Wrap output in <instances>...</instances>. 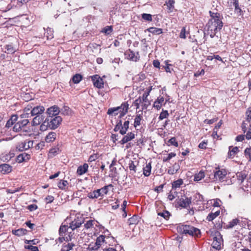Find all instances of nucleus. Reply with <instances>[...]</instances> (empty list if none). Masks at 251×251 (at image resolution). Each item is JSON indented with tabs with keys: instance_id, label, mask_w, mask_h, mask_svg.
Listing matches in <instances>:
<instances>
[{
	"instance_id": "obj_1",
	"label": "nucleus",
	"mask_w": 251,
	"mask_h": 251,
	"mask_svg": "<svg viewBox=\"0 0 251 251\" xmlns=\"http://www.w3.org/2000/svg\"><path fill=\"white\" fill-rule=\"evenodd\" d=\"M209 14L211 18L208 21L206 26L208 33L211 38H213L217 32L222 29L223 23L219 13H215L210 11Z\"/></svg>"
},
{
	"instance_id": "obj_2",
	"label": "nucleus",
	"mask_w": 251,
	"mask_h": 251,
	"mask_svg": "<svg viewBox=\"0 0 251 251\" xmlns=\"http://www.w3.org/2000/svg\"><path fill=\"white\" fill-rule=\"evenodd\" d=\"M152 90V86H150L143 89L144 93L142 96H140L137 99L133 102V105L136 107L137 110L141 108L142 111L146 110L151 105V101L148 97L150 95L151 92Z\"/></svg>"
},
{
	"instance_id": "obj_3",
	"label": "nucleus",
	"mask_w": 251,
	"mask_h": 251,
	"mask_svg": "<svg viewBox=\"0 0 251 251\" xmlns=\"http://www.w3.org/2000/svg\"><path fill=\"white\" fill-rule=\"evenodd\" d=\"M113 241V238L104 235H100L97 238L94 244L92 243L89 245V249L91 250H98L101 246H110V241Z\"/></svg>"
},
{
	"instance_id": "obj_4",
	"label": "nucleus",
	"mask_w": 251,
	"mask_h": 251,
	"mask_svg": "<svg viewBox=\"0 0 251 251\" xmlns=\"http://www.w3.org/2000/svg\"><path fill=\"white\" fill-rule=\"evenodd\" d=\"M180 231L185 234L189 235L195 238H199L201 237V232L200 230L193 226L190 225H182L179 227Z\"/></svg>"
},
{
	"instance_id": "obj_5",
	"label": "nucleus",
	"mask_w": 251,
	"mask_h": 251,
	"mask_svg": "<svg viewBox=\"0 0 251 251\" xmlns=\"http://www.w3.org/2000/svg\"><path fill=\"white\" fill-rule=\"evenodd\" d=\"M211 236L213 237L212 246L213 248L219 250L221 249V244L223 242L222 236L220 232L217 230L212 231Z\"/></svg>"
},
{
	"instance_id": "obj_6",
	"label": "nucleus",
	"mask_w": 251,
	"mask_h": 251,
	"mask_svg": "<svg viewBox=\"0 0 251 251\" xmlns=\"http://www.w3.org/2000/svg\"><path fill=\"white\" fill-rule=\"evenodd\" d=\"M192 203V198L186 196H181V198L176 200V204L179 207L187 208L190 207Z\"/></svg>"
},
{
	"instance_id": "obj_7",
	"label": "nucleus",
	"mask_w": 251,
	"mask_h": 251,
	"mask_svg": "<svg viewBox=\"0 0 251 251\" xmlns=\"http://www.w3.org/2000/svg\"><path fill=\"white\" fill-rule=\"evenodd\" d=\"M48 121L50 124V128L55 129L57 128L61 124L62 119L60 116H55L54 117H47Z\"/></svg>"
},
{
	"instance_id": "obj_8",
	"label": "nucleus",
	"mask_w": 251,
	"mask_h": 251,
	"mask_svg": "<svg viewBox=\"0 0 251 251\" xmlns=\"http://www.w3.org/2000/svg\"><path fill=\"white\" fill-rule=\"evenodd\" d=\"M83 223H84V218L81 216H76L74 220L70 223L69 227L74 230L79 227Z\"/></svg>"
},
{
	"instance_id": "obj_9",
	"label": "nucleus",
	"mask_w": 251,
	"mask_h": 251,
	"mask_svg": "<svg viewBox=\"0 0 251 251\" xmlns=\"http://www.w3.org/2000/svg\"><path fill=\"white\" fill-rule=\"evenodd\" d=\"M91 78L94 87L98 89H101L103 88V79L99 75H93L91 76Z\"/></svg>"
},
{
	"instance_id": "obj_10",
	"label": "nucleus",
	"mask_w": 251,
	"mask_h": 251,
	"mask_svg": "<svg viewBox=\"0 0 251 251\" xmlns=\"http://www.w3.org/2000/svg\"><path fill=\"white\" fill-rule=\"evenodd\" d=\"M125 55L126 59L131 61L137 62L140 60L139 52L135 53L130 49H128L125 52Z\"/></svg>"
},
{
	"instance_id": "obj_11",
	"label": "nucleus",
	"mask_w": 251,
	"mask_h": 251,
	"mask_svg": "<svg viewBox=\"0 0 251 251\" xmlns=\"http://www.w3.org/2000/svg\"><path fill=\"white\" fill-rule=\"evenodd\" d=\"M33 145V141L31 140H25L18 144L16 148L20 151L27 150L32 148Z\"/></svg>"
},
{
	"instance_id": "obj_12",
	"label": "nucleus",
	"mask_w": 251,
	"mask_h": 251,
	"mask_svg": "<svg viewBox=\"0 0 251 251\" xmlns=\"http://www.w3.org/2000/svg\"><path fill=\"white\" fill-rule=\"evenodd\" d=\"M227 172L225 169L216 168L214 172V181H221L225 178Z\"/></svg>"
},
{
	"instance_id": "obj_13",
	"label": "nucleus",
	"mask_w": 251,
	"mask_h": 251,
	"mask_svg": "<svg viewBox=\"0 0 251 251\" xmlns=\"http://www.w3.org/2000/svg\"><path fill=\"white\" fill-rule=\"evenodd\" d=\"M167 101V100H165V99L163 96H159L154 101L153 107L157 110H160L162 105H164Z\"/></svg>"
},
{
	"instance_id": "obj_14",
	"label": "nucleus",
	"mask_w": 251,
	"mask_h": 251,
	"mask_svg": "<svg viewBox=\"0 0 251 251\" xmlns=\"http://www.w3.org/2000/svg\"><path fill=\"white\" fill-rule=\"evenodd\" d=\"M60 111L59 107L56 105H53L48 108L47 113L48 115V117H54L58 116V115Z\"/></svg>"
},
{
	"instance_id": "obj_15",
	"label": "nucleus",
	"mask_w": 251,
	"mask_h": 251,
	"mask_svg": "<svg viewBox=\"0 0 251 251\" xmlns=\"http://www.w3.org/2000/svg\"><path fill=\"white\" fill-rule=\"evenodd\" d=\"M45 111V108L43 106H36L34 107H32V110L30 111L31 115L37 116L42 114Z\"/></svg>"
},
{
	"instance_id": "obj_16",
	"label": "nucleus",
	"mask_w": 251,
	"mask_h": 251,
	"mask_svg": "<svg viewBox=\"0 0 251 251\" xmlns=\"http://www.w3.org/2000/svg\"><path fill=\"white\" fill-rule=\"evenodd\" d=\"M118 107H119L120 109H122V110H120L119 112L120 115L119 116L120 118H121L128 112L129 104L127 101L124 102H123L120 106Z\"/></svg>"
},
{
	"instance_id": "obj_17",
	"label": "nucleus",
	"mask_w": 251,
	"mask_h": 251,
	"mask_svg": "<svg viewBox=\"0 0 251 251\" xmlns=\"http://www.w3.org/2000/svg\"><path fill=\"white\" fill-rule=\"evenodd\" d=\"M30 155L25 152L20 154L16 157V162L19 163L27 162L30 159Z\"/></svg>"
},
{
	"instance_id": "obj_18",
	"label": "nucleus",
	"mask_w": 251,
	"mask_h": 251,
	"mask_svg": "<svg viewBox=\"0 0 251 251\" xmlns=\"http://www.w3.org/2000/svg\"><path fill=\"white\" fill-rule=\"evenodd\" d=\"M143 119L142 113L137 114L135 116L134 120V124H133L134 127L138 130V129L137 128V127L142 125V123H143Z\"/></svg>"
},
{
	"instance_id": "obj_19",
	"label": "nucleus",
	"mask_w": 251,
	"mask_h": 251,
	"mask_svg": "<svg viewBox=\"0 0 251 251\" xmlns=\"http://www.w3.org/2000/svg\"><path fill=\"white\" fill-rule=\"evenodd\" d=\"M135 138V134L132 132H128L126 135H125L121 141L120 142V144L124 145L128 142L132 140Z\"/></svg>"
},
{
	"instance_id": "obj_20",
	"label": "nucleus",
	"mask_w": 251,
	"mask_h": 251,
	"mask_svg": "<svg viewBox=\"0 0 251 251\" xmlns=\"http://www.w3.org/2000/svg\"><path fill=\"white\" fill-rule=\"evenodd\" d=\"M103 196V194L100 192V190L99 189L89 193L87 195V197L91 199H97L100 197L102 198Z\"/></svg>"
},
{
	"instance_id": "obj_21",
	"label": "nucleus",
	"mask_w": 251,
	"mask_h": 251,
	"mask_svg": "<svg viewBox=\"0 0 251 251\" xmlns=\"http://www.w3.org/2000/svg\"><path fill=\"white\" fill-rule=\"evenodd\" d=\"M88 164L84 163L82 165H80L77 168L76 174L78 176L84 175L88 171Z\"/></svg>"
},
{
	"instance_id": "obj_22",
	"label": "nucleus",
	"mask_w": 251,
	"mask_h": 251,
	"mask_svg": "<svg viewBox=\"0 0 251 251\" xmlns=\"http://www.w3.org/2000/svg\"><path fill=\"white\" fill-rule=\"evenodd\" d=\"M32 105L28 104L24 109V113L21 115L22 118H28L31 116L30 111L32 110Z\"/></svg>"
},
{
	"instance_id": "obj_23",
	"label": "nucleus",
	"mask_w": 251,
	"mask_h": 251,
	"mask_svg": "<svg viewBox=\"0 0 251 251\" xmlns=\"http://www.w3.org/2000/svg\"><path fill=\"white\" fill-rule=\"evenodd\" d=\"M13 130L14 131L16 132L20 131L23 133L28 132V130L27 129H25V128H24L19 122H18L14 125L13 127Z\"/></svg>"
},
{
	"instance_id": "obj_24",
	"label": "nucleus",
	"mask_w": 251,
	"mask_h": 251,
	"mask_svg": "<svg viewBox=\"0 0 251 251\" xmlns=\"http://www.w3.org/2000/svg\"><path fill=\"white\" fill-rule=\"evenodd\" d=\"M239 151V150L237 147H233L232 146H229L228 152V158H233Z\"/></svg>"
},
{
	"instance_id": "obj_25",
	"label": "nucleus",
	"mask_w": 251,
	"mask_h": 251,
	"mask_svg": "<svg viewBox=\"0 0 251 251\" xmlns=\"http://www.w3.org/2000/svg\"><path fill=\"white\" fill-rule=\"evenodd\" d=\"M11 171V166L7 164H3L0 165V171L3 174H8Z\"/></svg>"
},
{
	"instance_id": "obj_26",
	"label": "nucleus",
	"mask_w": 251,
	"mask_h": 251,
	"mask_svg": "<svg viewBox=\"0 0 251 251\" xmlns=\"http://www.w3.org/2000/svg\"><path fill=\"white\" fill-rule=\"evenodd\" d=\"M27 230L23 228H21L18 229H13L12 230V234L17 236H21L26 235L27 234Z\"/></svg>"
},
{
	"instance_id": "obj_27",
	"label": "nucleus",
	"mask_w": 251,
	"mask_h": 251,
	"mask_svg": "<svg viewBox=\"0 0 251 251\" xmlns=\"http://www.w3.org/2000/svg\"><path fill=\"white\" fill-rule=\"evenodd\" d=\"M143 175L145 176H149L151 173V162H150L148 163H146V166L144 167L143 169Z\"/></svg>"
},
{
	"instance_id": "obj_28",
	"label": "nucleus",
	"mask_w": 251,
	"mask_h": 251,
	"mask_svg": "<svg viewBox=\"0 0 251 251\" xmlns=\"http://www.w3.org/2000/svg\"><path fill=\"white\" fill-rule=\"evenodd\" d=\"M205 177V172L203 170H201L199 173H196L194 176V181L199 182Z\"/></svg>"
},
{
	"instance_id": "obj_29",
	"label": "nucleus",
	"mask_w": 251,
	"mask_h": 251,
	"mask_svg": "<svg viewBox=\"0 0 251 251\" xmlns=\"http://www.w3.org/2000/svg\"><path fill=\"white\" fill-rule=\"evenodd\" d=\"M4 48L5 49L4 52L7 54H13L17 50L16 48H15L12 44L6 45L4 47Z\"/></svg>"
},
{
	"instance_id": "obj_30",
	"label": "nucleus",
	"mask_w": 251,
	"mask_h": 251,
	"mask_svg": "<svg viewBox=\"0 0 251 251\" xmlns=\"http://www.w3.org/2000/svg\"><path fill=\"white\" fill-rule=\"evenodd\" d=\"M147 30L154 35H160L163 33L162 28L155 27H151L147 29Z\"/></svg>"
},
{
	"instance_id": "obj_31",
	"label": "nucleus",
	"mask_w": 251,
	"mask_h": 251,
	"mask_svg": "<svg viewBox=\"0 0 251 251\" xmlns=\"http://www.w3.org/2000/svg\"><path fill=\"white\" fill-rule=\"evenodd\" d=\"M18 120V117L16 115H12L10 119H9L7 121L5 125V127L7 128H9L12 126L14 125V124Z\"/></svg>"
},
{
	"instance_id": "obj_32",
	"label": "nucleus",
	"mask_w": 251,
	"mask_h": 251,
	"mask_svg": "<svg viewBox=\"0 0 251 251\" xmlns=\"http://www.w3.org/2000/svg\"><path fill=\"white\" fill-rule=\"evenodd\" d=\"M56 137V134L54 132H50L46 137L45 141L47 143L52 142Z\"/></svg>"
},
{
	"instance_id": "obj_33",
	"label": "nucleus",
	"mask_w": 251,
	"mask_h": 251,
	"mask_svg": "<svg viewBox=\"0 0 251 251\" xmlns=\"http://www.w3.org/2000/svg\"><path fill=\"white\" fill-rule=\"evenodd\" d=\"M44 121V117L43 116L37 115L33 118L32 123L33 126H38Z\"/></svg>"
},
{
	"instance_id": "obj_34",
	"label": "nucleus",
	"mask_w": 251,
	"mask_h": 251,
	"mask_svg": "<svg viewBox=\"0 0 251 251\" xmlns=\"http://www.w3.org/2000/svg\"><path fill=\"white\" fill-rule=\"evenodd\" d=\"M175 3V0H167L165 2V4L167 6L168 12L171 13L173 11L175 8L174 4Z\"/></svg>"
},
{
	"instance_id": "obj_35",
	"label": "nucleus",
	"mask_w": 251,
	"mask_h": 251,
	"mask_svg": "<svg viewBox=\"0 0 251 251\" xmlns=\"http://www.w3.org/2000/svg\"><path fill=\"white\" fill-rule=\"evenodd\" d=\"M129 121L128 120L126 121L123 125L122 124V128L120 131V133L122 135H125L129 128Z\"/></svg>"
},
{
	"instance_id": "obj_36",
	"label": "nucleus",
	"mask_w": 251,
	"mask_h": 251,
	"mask_svg": "<svg viewBox=\"0 0 251 251\" xmlns=\"http://www.w3.org/2000/svg\"><path fill=\"white\" fill-rule=\"evenodd\" d=\"M220 213V210H217L214 212H210L207 216L206 220L208 221H212L218 217Z\"/></svg>"
},
{
	"instance_id": "obj_37",
	"label": "nucleus",
	"mask_w": 251,
	"mask_h": 251,
	"mask_svg": "<svg viewBox=\"0 0 251 251\" xmlns=\"http://www.w3.org/2000/svg\"><path fill=\"white\" fill-rule=\"evenodd\" d=\"M237 180L240 184H241L246 178L247 175L243 172H238L236 174Z\"/></svg>"
},
{
	"instance_id": "obj_38",
	"label": "nucleus",
	"mask_w": 251,
	"mask_h": 251,
	"mask_svg": "<svg viewBox=\"0 0 251 251\" xmlns=\"http://www.w3.org/2000/svg\"><path fill=\"white\" fill-rule=\"evenodd\" d=\"M75 245L73 243H68L67 244H64L61 250V251H70L73 250Z\"/></svg>"
},
{
	"instance_id": "obj_39",
	"label": "nucleus",
	"mask_w": 251,
	"mask_h": 251,
	"mask_svg": "<svg viewBox=\"0 0 251 251\" xmlns=\"http://www.w3.org/2000/svg\"><path fill=\"white\" fill-rule=\"evenodd\" d=\"M239 220L237 218L233 219L225 226L226 228H231L236 226L239 223Z\"/></svg>"
},
{
	"instance_id": "obj_40",
	"label": "nucleus",
	"mask_w": 251,
	"mask_h": 251,
	"mask_svg": "<svg viewBox=\"0 0 251 251\" xmlns=\"http://www.w3.org/2000/svg\"><path fill=\"white\" fill-rule=\"evenodd\" d=\"M140 218L137 215H133L132 217L128 219V223L129 225H137L139 222Z\"/></svg>"
},
{
	"instance_id": "obj_41",
	"label": "nucleus",
	"mask_w": 251,
	"mask_h": 251,
	"mask_svg": "<svg viewBox=\"0 0 251 251\" xmlns=\"http://www.w3.org/2000/svg\"><path fill=\"white\" fill-rule=\"evenodd\" d=\"M183 183V180L181 178L178 179L176 180H175L173 182L172 185V189H176L177 188H179L181 185H182Z\"/></svg>"
},
{
	"instance_id": "obj_42",
	"label": "nucleus",
	"mask_w": 251,
	"mask_h": 251,
	"mask_svg": "<svg viewBox=\"0 0 251 251\" xmlns=\"http://www.w3.org/2000/svg\"><path fill=\"white\" fill-rule=\"evenodd\" d=\"M120 109V108L117 107H112L109 108L108 109V111L107 112V114L108 115H113L114 116L117 115L119 112H118L119 110Z\"/></svg>"
},
{
	"instance_id": "obj_43",
	"label": "nucleus",
	"mask_w": 251,
	"mask_h": 251,
	"mask_svg": "<svg viewBox=\"0 0 251 251\" xmlns=\"http://www.w3.org/2000/svg\"><path fill=\"white\" fill-rule=\"evenodd\" d=\"M48 119H46L45 120H44V121L42 123L40 126V130L44 131L47 130L48 128H50V124L48 122Z\"/></svg>"
},
{
	"instance_id": "obj_44",
	"label": "nucleus",
	"mask_w": 251,
	"mask_h": 251,
	"mask_svg": "<svg viewBox=\"0 0 251 251\" xmlns=\"http://www.w3.org/2000/svg\"><path fill=\"white\" fill-rule=\"evenodd\" d=\"M233 5L235 7V11L239 14V15L243 14L241 8L239 7V1L238 0H234Z\"/></svg>"
},
{
	"instance_id": "obj_45",
	"label": "nucleus",
	"mask_w": 251,
	"mask_h": 251,
	"mask_svg": "<svg viewBox=\"0 0 251 251\" xmlns=\"http://www.w3.org/2000/svg\"><path fill=\"white\" fill-rule=\"evenodd\" d=\"M95 224V222L93 220H89L86 221L85 223H84V226L87 229H92L94 227V224Z\"/></svg>"
},
{
	"instance_id": "obj_46",
	"label": "nucleus",
	"mask_w": 251,
	"mask_h": 251,
	"mask_svg": "<svg viewBox=\"0 0 251 251\" xmlns=\"http://www.w3.org/2000/svg\"><path fill=\"white\" fill-rule=\"evenodd\" d=\"M82 79V76L79 74L75 75L72 78L73 83L75 84H77L79 83Z\"/></svg>"
},
{
	"instance_id": "obj_47",
	"label": "nucleus",
	"mask_w": 251,
	"mask_h": 251,
	"mask_svg": "<svg viewBox=\"0 0 251 251\" xmlns=\"http://www.w3.org/2000/svg\"><path fill=\"white\" fill-rule=\"evenodd\" d=\"M176 156V153L175 152H171L169 154H167L166 156H163V162H169L173 157H175Z\"/></svg>"
},
{
	"instance_id": "obj_48",
	"label": "nucleus",
	"mask_w": 251,
	"mask_h": 251,
	"mask_svg": "<svg viewBox=\"0 0 251 251\" xmlns=\"http://www.w3.org/2000/svg\"><path fill=\"white\" fill-rule=\"evenodd\" d=\"M68 182L67 180L61 179L58 183V187L60 189L65 190Z\"/></svg>"
},
{
	"instance_id": "obj_49",
	"label": "nucleus",
	"mask_w": 251,
	"mask_h": 251,
	"mask_svg": "<svg viewBox=\"0 0 251 251\" xmlns=\"http://www.w3.org/2000/svg\"><path fill=\"white\" fill-rule=\"evenodd\" d=\"M45 36L48 39H51L53 38V31L50 28H48L45 33Z\"/></svg>"
},
{
	"instance_id": "obj_50",
	"label": "nucleus",
	"mask_w": 251,
	"mask_h": 251,
	"mask_svg": "<svg viewBox=\"0 0 251 251\" xmlns=\"http://www.w3.org/2000/svg\"><path fill=\"white\" fill-rule=\"evenodd\" d=\"M157 214L158 216L164 218L166 220L169 219L171 215L170 212L166 210H164L163 212H158Z\"/></svg>"
},
{
	"instance_id": "obj_51",
	"label": "nucleus",
	"mask_w": 251,
	"mask_h": 251,
	"mask_svg": "<svg viewBox=\"0 0 251 251\" xmlns=\"http://www.w3.org/2000/svg\"><path fill=\"white\" fill-rule=\"evenodd\" d=\"M246 121L248 123L251 122V106L247 108L246 112Z\"/></svg>"
},
{
	"instance_id": "obj_52",
	"label": "nucleus",
	"mask_w": 251,
	"mask_h": 251,
	"mask_svg": "<svg viewBox=\"0 0 251 251\" xmlns=\"http://www.w3.org/2000/svg\"><path fill=\"white\" fill-rule=\"evenodd\" d=\"M169 116V114L167 110L162 109L159 116V120L160 121L163 120L165 118H167Z\"/></svg>"
},
{
	"instance_id": "obj_53",
	"label": "nucleus",
	"mask_w": 251,
	"mask_h": 251,
	"mask_svg": "<svg viewBox=\"0 0 251 251\" xmlns=\"http://www.w3.org/2000/svg\"><path fill=\"white\" fill-rule=\"evenodd\" d=\"M168 142L169 143V144H168V146L172 145L175 147H177L178 146V143L176 137H171V139L168 140Z\"/></svg>"
},
{
	"instance_id": "obj_54",
	"label": "nucleus",
	"mask_w": 251,
	"mask_h": 251,
	"mask_svg": "<svg viewBox=\"0 0 251 251\" xmlns=\"http://www.w3.org/2000/svg\"><path fill=\"white\" fill-rule=\"evenodd\" d=\"M69 228V227L68 226L66 225H61L60 226L59 229V234L60 236H63V234L66 233V232L67 231L68 229Z\"/></svg>"
},
{
	"instance_id": "obj_55",
	"label": "nucleus",
	"mask_w": 251,
	"mask_h": 251,
	"mask_svg": "<svg viewBox=\"0 0 251 251\" xmlns=\"http://www.w3.org/2000/svg\"><path fill=\"white\" fill-rule=\"evenodd\" d=\"M61 112L62 114L65 115H69L71 114V110L69 107L64 106L63 108L61 109Z\"/></svg>"
},
{
	"instance_id": "obj_56",
	"label": "nucleus",
	"mask_w": 251,
	"mask_h": 251,
	"mask_svg": "<svg viewBox=\"0 0 251 251\" xmlns=\"http://www.w3.org/2000/svg\"><path fill=\"white\" fill-rule=\"evenodd\" d=\"M113 31V27L111 25L106 26L101 30V32L104 33L105 34H110Z\"/></svg>"
},
{
	"instance_id": "obj_57",
	"label": "nucleus",
	"mask_w": 251,
	"mask_h": 251,
	"mask_svg": "<svg viewBox=\"0 0 251 251\" xmlns=\"http://www.w3.org/2000/svg\"><path fill=\"white\" fill-rule=\"evenodd\" d=\"M142 18L145 21L151 22L152 20V15L150 14L143 13L142 14Z\"/></svg>"
},
{
	"instance_id": "obj_58",
	"label": "nucleus",
	"mask_w": 251,
	"mask_h": 251,
	"mask_svg": "<svg viewBox=\"0 0 251 251\" xmlns=\"http://www.w3.org/2000/svg\"><path fill=\"white\" fill-rule=\"evenodd\" d=\"M25 249L30 251H39V249L37 247L32 245H25Z\"/></svg>"
},
{
	"instance_id": "obj_59",
	"label": "nucleus",
	"mask_w": 251,
	"mask_h": 251,
	"mask_svg": "<svg viewBox=\"0 0 251 251\" xmlns=\"http://www.w3.org/2000/svg\"><path fill=\"white\" fill-rule=\"evenodd\" d=\"M98 158H99L98 154L94 153L89 156L88 161L89 162H93V161H95L96 160H97Z\"/></svg>"
},
{
	"instance_id": "obj_60",
	"label": "nucleus",
	"mask_w": 251,
	"mask_h": 251,
	"mask_svg": "<svg viewBox=\"0 0 251 251\" xmlns=\"http://www.w3.org/2000/svg\"><path fill=\"white\" fill-rule=\"evenodd\" d=\"M245 155L246 157L249 158L250 160H251V148H247L245 149L244 151Z\"/></svg>"
},
{
	"instance_id": "obj_61",
	"label": "nucleus",
	"mask_w": 251,
	"mask_h": 251,
	"mask_svg": "<svg viewBox=\"0 0 251 251\" xmlns=\"http://www.w3.org/2000/svg\"><path fill=\"white\" fill-rule=\"evenodd\" d=\"M24 128L26 129V126L29 123L28 119H23L18 121Z\"/></svg>"
},
{
	"instance_id": "obj_62",
	"label": "nucleus",
	"mask_w": 251,
	"mask_h": 251,
	"mask_svg": "<svg viewBox=\"0 0 251 251\" xmlns=\"http://www.w3.org/2000/svg\"><path fill=\"white\" fill-rule=\"evenodd\" d=\"M218 118L217 117L213 118L212 119H210V120L205 119L204 121V123L205 124H207L208 125H211V124H213L214 123L217 122L218 121Z\"/></svg>"
},
{
	"instance_id": "obj_63",
	"label": "nucleus",
	"mask_w": 251,
	"mask_h": 251,
	"mask_svg": "<svg viewBox=\"0 0 251 251\" xmlns=\"http://www.w3.org/2000/svg\"><path fill=\"white\" fill-rule=\"evenodd\" d=\"M207 141H203L199 144L198 147L201 149H206L207 148L206 146L207 145Z\"/></svg>"
},
{
	"instance_id": "obj_64",
	"label": "nucleus",
	"mask_w": 251,
	"mask_h": 251,
	"mask_svg": "<svg viewBox=\"0 0 251 251\" xmlns=\"http://www.w3.org/2000/svg\"><path fill=\"white\" fill-rule=\"evenodd\" d=\"M247 133L245 135L246 138L247 140L251 139V125L250 126V127L248 131H246Z\"/></svg>"
}]
</instances>
